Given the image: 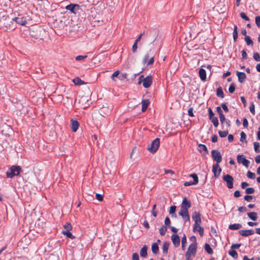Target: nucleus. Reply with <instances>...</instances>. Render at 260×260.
<instances>
[{
    "mask_svg": "<svg viewBox=\"0 0 260 260\" xmlns=\"http://www.w3.org/2000/svg\"><path fill=\"white\" fill-rule=\"evenodd\" d=\"M20 167L13 166L6 172V176L8 178H12L14 176L18 175L20 172Z\"/></svg>",
    "mask_w": 260,
    "mask_h": 260,
    "instance_id": "nucleus-1",
    "label": "nucleus"
},
{
    "mask_svg": "<svg viewBox=\"0 0 260 260\" xmlns=\"http://www.w3.org/2000/svg\"><path fill=\"white\" fill-rule=\"evenodd\" d=\"M192 217L194 221L193 231L194 232H196L197 231L198 226H199L202 222L201 214L199 212L195 211L193 213Z\"/></svg>",
    "mask_w": 260,
    "mask_h": 260,
    "instance_id": "nucleus-2",
    "label": "nucleus"
},
{
    "mask_svg": "<svg viewBox=\"0 0 260 260\" xmlns=\"http://www.w3.org/2000/svg\"><path fill=\"white\" fill-rule=\"evenodd\" d=\"M160 145V140L159 138L155 139L151 143L150 145L148 147L147 149L151 153H155Z\"/></svg>",
    "mask_w": 260,
    "mask_h": 260,
    "instance_id": "nucleus-3",
    "label": "nucleus"
},
{
    "mask_svg": "<svg viewBox=\"0 0 260 260\" xmlns=\"http://www.w3.org/2000/svg\"><path fill=\"white\" fill-rule=\"evenodd\" d=\"M197 243L193 242L190 244L187 249V251L185 253V256H194L197 252Z\"/></svg>",
    "mask_w": 260,
    "mask_h": 260,
    "instance_id": "nucleus-4",
    "label": "nucleus"
},
{
    "mask_svg": "<svg viewBox=\"0 0 260 260\" xmlns=\"http://www.w3.org/2000/svg\"><path fill=\"white\" fill-rule=\"evenodd\" d=\"M211 155L216 164H219L222 161V156L220 152L217 150H212L211 151Z\"/></svg>",
    "mask_w": 260,
    "mask_h": 260,
    "instance_id": "nucleus-5",
    "label": "nucleus"
},
{
    "mask_svg": "<svg viewBox=\"0 0 260 260\" xmlns=\"http://www.w3.org/2000/svg\"><path fill=\"white\" fill-rule=\"evenodd\" d=\"M223 180L226 182L227 187L229 189H231L233 187L234 178L232 176L226 174L223 176Z\"/></svg>",
    "mask_w": 260,
    "mask_h": 260,
    "instance_id": "nucleus-6",
    "label": "nucleus"
},
{
    "mask_svg": "<svg viewBox=\"0 0 260 260\" xmlns=\"http://www.w3.org/2000/svg\"><path fill=\"white\" fill-rule=\"evenodd\" d=\"M79 103L82 106L83 109L88 107L90 104L89 103V98L88 96L83 95L79 100Z\"/></svg>",
    "mask_w": 260,
    "mask_h": 260,
    "instance_id": "nucleus-7",
    "label": "nucleus"
},
{
    "mask_svg": "<svg viewBox=\"0 0 260 260\" xmlns=\"http://www.w3.org/2000/svg\"><path fill=\"white\" fill-rule=\"evenodd\" d=\"M237 159L239 164H242L246 167H248L249 166L250 162L248 159H246L244 155H238Z\"/></svg>",
    "mask_w": 260,
    "mask_h": 260,
    "instance_id": "nucleus-8",
    "label": "nucleus"
},
{
    "mask_svg": "<svg viewBox=\"0 0 260 260\" xmlns=\"http://www.w3.org/2000/svg\"><path fill=\"white\" fill-rule=\"evenodd\" d=\"M190 201H188L186 198H184L181 205V210L188 211V209L191 207Z\"/></svg>",
    "mask_w": 260,
    "mask_h": 260,
    "instance_id": "nucleus-9",
    "label": "nucleus"
},
{
    "mask_svg": "<svg viewBox=\"0 0 260 260\" xmlns=\"http://www.w3.org/2000/svg\"><path fill=\"white\" fill-rule=\"evenodd\" d=\"M212 172L215 178H217L219 176L221 172V169L219 167V164H215L213 165Z\"/></svg>",
    "mask_w": 260,
    "mask_h": 260,
    "instance_id": "nucleus-10",
    "label": "nucleus"
},
{
    "mask_svg": "<svg viewBox=\"0 0 260 260\" xmlns=\"http://www.w3.org/2000/svg\"><path fill=\"white\" fill-rule=\"evenodd\" d=\"M152 83V78L151 76H148L143 80V86L144 88H147L149 87Z\"/></svg>",
    "mask_w": 260,
    "mask_h": 260,
    "instance_id": "nucleus-11",
    "label": "nucleus"
},
{
    "mask_svg": "<svg viewBox=\"0 0 260 260\" xmlns=\"http://www.w3.org/2000/svg\"><path fill=\"white\" fill-rule=\"evenodd\" d=\"M171 240L175 247H178L180 246V239L179 236L177 234H173L171 236Z\"/></svg>",
    "mask_w": 260,
    "mask_h": 260,
    "instance_id": "nucleus-12",
    "label": "nucleus"
},
{
    "mask_svg": "<svg viewBox=\"0 0 260 260\" xmlns=\"http://www.w3.org/2000/svg\"><path fill=\"white\" fill-rule=\"evenodd\" d=\"M179 215L182 217L184 221H189L190 217L188 211L180 210V211L179 212Z\"/></svg>",
    "mask_w": 260,
    "mask_h": 260,
    "instance_id": "nucleus-13",
    "label": "nucleus"
},
{
    "mask_svg": "<svg viewBox=\"0 0 260 260\" xmlns=\"http://www.w3.org/2000/svg\"><path fill=\"white\" fill-rule=\"evenodd\" d=\"M236 75L238 77V81L241 83H243L246 78V74L244 72L237 71Z\"/></svg>",
    "mask_w": 260,
    "mask_h": 260,
    "instance_id": "nucleus-14",
    "label": "nucleus"
},
{
    "mask_svg": "<svg viewBox=\"0 0 260 260\" xmlns=\"http://www.w3.org/2000/svg\"><path fill=\"white\" fill-rule=\"evenodd\" d=\"M254 233V232L252 230H242L239 231L240 235L244 237H247L250 235H252Z\"/></svg>",
    "mask_w": 260,
    "mask_h": 260,
    "instance_id": "nucleus-15",
    "label": "nucleus"
},
{
    "mask_svg": "<svg viewBox=\"0 0 260 260\" xmlns=\"http://www.w3.org/2000/svg\"><path fill=\"white\" fill-rule=\"evenodd\" d=\"M79 126V123L77 120L71 119V127L73 132H76L78 130Z\"/></svg>",
    "mask_w": 260,
    "mask_h": 260,
    "instance_id": "nucleus-16",
    "label": "nucleus"
},
{
    "mask_svg": "<svg viewBox=\"0 0 260 260\" xmlns=\"http://www.w3.org/2000/svg\"><path fill=\"white\" fill-rule=\"evenodd\" d=\"M76 7L79 8V5L77 4H71L66 7V9L70 11L73 14H76L75 10Z\"/></svg>",
    "mask_w": 260,
    "mask_h": 260,
    "instance_id": "nucleus-17",
    "label": "nucleus"
},
{
    "mask_svg": "<svg viewBox=\"0 0 260 260\" xmlns=\"http://www.w3.org/2000/svg\"><path fill=\"white\" fill-rule=\"evenodd\" d=\"M142 111L143 112H145L149 106L150 104V102L148 99H144L142 101Z\"/></svg>",
    "mask_w": 260,
    "mask_h": 260,
    "instance_id": "nucleus-18",
    "label": "nucleus"
},
{
    "mask_svg": "<svg viewBox=\"0 0 260 260\" xmlns=\"http://www.w3.org/2000/svg\"><path fill=\"white\" fill-rule=\"evenodd\" d=\"M199 74L201 80L203 81H205L206 79V71L201 68L199 71Z\"/></svg>",
    "mask_w": 260,
    "mask_h": 260,
    "instance_id": "nucleus-19",
    "label": "nucleus"
},
{
    "mask_svg": "<svg viewBox=\"0 0 260 260\" xmlns=\"http://www.w3.org/2000/svg\"><path fill=\"white\" fill-rule=\"evenodd\" d=\"M72 81L76 85H81L85 84V83L83 80L78 77H76L73 79Z\"/></svg>",
    "mask_w": 260,
    "mask_h": 260,
    "instance_id": "nucleus-20",
    "label": "nucleus"
},
{
    "mask_svg": "<svg viewBox=\"0 0 260 260\" xmlns=\"http://www.w3.org/2000/svg\"><path fill=\"white\" fill-rule=\"evenodd\" d=\"M242 228V225L240 223H234L231 224L229 226V229L231 230H236Z\"/></svg>",
    "mask_w": 260,
    "mask_h": 260,
    "instance_id": "nucleus-21",
    "label": "nucleus"
},
{
    "mask_svg": "<svg viewBox=\"0 0 260 260\" xmlns=\"http://www.w3.org/2000/svg\"><path fill=\"white\" fill-rule=\"evenodd\" d=\"M147 247L146 245H145L141 248L140 250V256L141 257H145L147 255Z\"/></svg>",
    "mask_w": 260,
    "mask_h": 260,
    "instance_id": "nucleus-22",
    "label": "nucleus"
},
{
    "mask_svg": "<svg viewBox=\"0 0 260 260\" xmlns=\"http://www.w3.org/2000/svg\"><path fill=\"white\" fill-rule=\"evenodd\" d=\"M198 150L200 152H202L203 151H205V153L206 154H207L208 153V149H207V147L206 146V145H204V144H200L199 145H198Z\"/></svg>",
    "mask_w": 260,
    "mask_h": 260,
    "instance_id": "nucleus-23",
    "label": "nucleus"
},
{
    "mask_svg": "<svg viewBox=\"0 0 260 260\" xmlns=\"http://www.w3.org/2000/svg\"><path fill=\"white\" fill-rule=\"evenodd\" d=\"M219 118L222 125L226 124L227 126H230L229 122L226 121L224 115L219 116Z\"/></svg>",
    "mask_w": 260,
    "mask_h": 260,
    "instance_id": "nucleus-24",
    "label": "nucleus"
},
{
    "mask_svg": "<svg viewBox=\"0 0 260 260\" xmlns=\"http://www.w3.org/2000/svg\"><path fill=\"white\" fill-rule=\"evenodd\" d=\"M234 31L233 33V39L234 42H236L238 36V33L237 30L238 27L236 25H234Z\"/></svg>",
    "mask_w": 260,
    "mask_h": 260,
    "instance_id": "nucleus-25",
    "label": "nucleus"
},
{
    "mask_svg": "<svg viewBox=\"0 0 260 260\" xmlns=\"http://www.w3.org/2000/svg\"><path fill=\"white\" fill-rule=\"evenodd\" d=\"M247 215L251 220H256L257 218V213L254 212H249L247 213Z\"/></svg>",
    "mask_w": 260,
    "mask_h": 260,
    "instance_id": "nucleus-26",
    "label": "nucleus"
},
{
    "mask_svg": "<svg viewBox=\"0 0 260 260\" xmlns=\"http://www.w3.org/2000/svg\"><path fill=\"white\" fill-rule=\"evenodd\" d=\"M59 256L57 253H52L49 256L46 260H59Z\"/></svg>",
    "mask_w": 260,
    "mask_h": 260,
    "instance_id": "nucleus-27",
    "label": "nucleus"
},
{
    "mask_svg": "<svg viewBox=\"0 0 260 260\" xmlns=\"http://www.w3.org/2000/svg\"><path fill=\"white\" fill-rule=\"evenodd\" d=\"M205 251L209 254H212L213 251L212 249L211 248L210 245L208 243H206L204 246Z\"/></svg>",
    "mask_w": 260,
    "mask_h": 260,
    "instance_id": "nucleus-28",
    "label": "nucleus"
},
{
    "mask_svg": "<svg viewBox=\"0 0 260 260\" xmlns=\"http://www.w3.org/2000/svg\"><path fill=\"white\" fill-rule=\"evenodd\" d=\"M169 247V243L168 242H165L162 245V251L164 253H167Z\"/></svg>",
    "mask_w": 260,
    "mask_h": 260,
    "instance_id": "nucleus-29",
    "label": "nucleus"
},
{
    "mask_svg": "<svg viewBox=\"0 0 260 260\" xmlns=\"http://www.w3.org/2000/svg\"><path fill=\"white\" fill-rule=\"evenodd\" d=\"M176 209V207L175 206H172L170 208L169 213L172 215V217H176V215L175 213Z\"/></svg>",
    "mask_w": 260,
    "mask_h": 260,
    "instance_id": "nucleus-30",
    "label": "nucleus"
},
{
    "mask_svg": "<svg viewBox=\"0 0 260 260\" xmlns=\"http://www.w3.org/2000/svg\"><path fill=\"white\" fill-rule=\"evenodd\" d=\"M187 243L186 237L185 234L183 235V236L181 240V246L182 250L185 249V247L186 246V244Z\"/></svg>",
    "mask_w": 260,
    "mask_h": 260,
    "instance_id": "nucleus-31",
    "label": "nucleus"
},
{
    "mask_svg": "<svg viewBox=\"0 0 260 260\" xmlns=\"http://www.w3.org/2000/svg\"><path fill=\"white\" fill-rule=\"evenodd\" d=\"M151 249L153 253L156 254L159 250L158 245L155 243H153L152 245Z\"/></svg>",
    "mask_w": 260,
    "mask_h": 260,
    "instance_id": "nucleus-32",
    "label": "nucleus"
},
{
    "mask_svg": "<svg viewBox=\"0 0 260 260\" xmlns=\"http://www.w3.org/2000/svg\"><path fill=\"white\" fill-rule=\"evenodd\" d=\"M216 94L218 96L221 98H224V94L221 87H218L216 90Z\"/></svg>",
    "mask_w": 260,
    "mask_h": 260,
    "instance_id": "nucleus-33",
    "label": "nucleus"
},
{
    "mask_svg": "<svg viewBox=\"0 0 260 260\" xmlns=\"http://www.w3.org/2000/svg\"><path fill=\"white\" fill-rule=\"evenodd\" d=\"M254 149L255 152H260V144L258 142H255L253 143Z\"/></svg>",
    "mask_w": 260,
    "mask_h": 260,
    "instance_id": "nucleus-34",
    "label": "nucleus"
},
{
    "mask_svg": "<svg viewBox=\"0 0 260 260\" xmlns=\"http://www.w3.org/2000/svg\"><path fill=\"white\" fill-rule=\"evenodd\" d=\"M65 230L62 231V232H68L70 231L72 229V226L70 223H66L63 226Z\"/></svg>",
    "mask_w": 260,
    "mask_h": 260,
    "instance_id": "nucleus-35",
    "label": "nucleus"
},
{
    "mask_svg": "<svg viewBox=\"0 0 260 260\" xmlns=\"http://www.w3.org/2000/svg\"><path fill=\"white\" fill-rule=\"evenodd\" d=\"M210 120L213 123L214 126L215 127L218 126L219 123H218V120L217 117L214 116V117H212L211 119H210Z\"/></svg>",
    "mask_w": 260,
    "mask_h": 260,
    "instance_id": "nucleus-36",
    "label": "nucleus"
},
{
    "mask_svg": "<svg viewBox=\"0 0 260 260\" xmlns=\"http://www.w3.org/2000/svg\"><path fill=\"white\" fill-rule=\"evenodd\" d=\"M189 177H192L193 179V183L195 185L198 184L199 182L198 177L196 174H192L189 175Z\"/></svg>",
    "mask_w": 260,
    "mask_h": 260,
    "instance_id": "nucleus-37",
    "label": "nucleus"
},
{
    "mask_svg": "<svg viewBox=\"0 0 260 260\" xmlns=\"http://www.w3.org/2000/svg\"><path fill=\"white\" fill-rule=\"evenodd\" d=\"M229 254L230 255H231L232 257L235 259L238 258V253L235 250H230L229 252Z\"/></svg>",
    "mask_w": 260,
    "mask_h": 260,
    "instance_id": "nucleus-38",
    "label": "nucleus"
},
{
    "mask_svg": "<svg viewBox=\"0 0 260 260\" xmlns=\"http://www.w3.org/2000/svg\"><path fill=\"white\" fill-rule=\"evenodd\" d=\"M245 41L246 42V44L248 46H252L253 45V42L250 39V37L249 36H246V37H245Z\"/></svg>",
    "mask_w": 260,
    "mask_h": 260,
    "instance_id": "nucleus-39",
    "label": "nucleus"
},
{
    "mask_svg": "<svg viewBox=\"0 0 260 260\" xmlns=\"http://www.w3.org/2000/svg\"><path fill=\"white\" fill-rule=\"evenodd\" d=\"M15 19L16 22L21 25H24L26 23V21L25 20H23V18H16Z\"/></svg>",
    "mask_w": 260,
    "mask_h": 260,
    "instance_id": "nucleus-40",
    "label": "nucleus"
},
{
    "mask_svg": "<svg viewBox=\"0 0 260 260\" xmlns=\"http://www.w3.org/2000/svg\"><path fill=\"white\" fill-rule=\"evenodd\" d=\"M167 231V228H166V226H162L159 229V234L161 236L164 235L166 234Z\"/></svg>",
    "mask_w": 260,
    "mask_h": 260,
    "instance_id": "nucleus-41",
    "label": "nucleus"
},
{
    "mask_svg": "<svg viewBox=\"0 0 260 260\" xmlns=\"http://www.w3.org/2000/svg\"><path fill=\"white\" fill-rule=\"evenodd\" d=\"M62 233L66 235L67 237L73 239L75 238V236L72 235V234L70 232V231L68 232H62Z\"/></svg>",
    "mask_w": 260,
    "mask_h": 260,
    "instance_id": "nucleus-42",
    "label": "nucleus"
},
{
    "mask_svg": "<svg viewBox=\"0 0 260 260\" xmlns=\"http://www.w3.org/2000/svg\"><path fill=\"white\" fill-rule=\"evenodd\" d=\"M254 189L253 187H248L246 188L245 193L247 194H252L254 192Z\"/></svg>",
    "mask_w": 260,
    "mask_h": 260,
    "instance_id": "nucleus-43",
    "label": "nucleus"
},
{
    "mask_svg": "<svg viewBox=\"0 0 260 260\" xmlns=\"http://www.w3.org/2000/svg\"><path fill=\"white\" fill-rule=\"evenodd\" d=\"M218 134H219V136L221 138H224L228 135V131H219L218 132Z\"/></svg>",
    "mask_w": 260,
    "mask_h": 260,
    "instance_id": "nucleus-44",
    "label": "nucleus"
},
{
    "mask_svg": "<svg viewBox=\"0 0 260 260\" xmlns=\"http://www.w3.org/2000/svg\"><path fill=\"white\" fill-rule=\"evenodd\" d=\"M154 55L153 54H151V55H150V57L149 59L146 63L147 66L151 65V64H153V63L154 62Z\"/></svg>",
    "mask_w": 260,
    "mask_h": 260,
    "instance_id": "nucleus-45",
    "label": "nucleus"
},
{
    "mask_svg": "<svg viewBox=\"0 0 260 260\" xmlns=\"http://www.w3.org/2000/svg\"><path fill=\"white\" fill-rule=\"evenodd\" d=\"M247 176L248 178L250 179H254L255 177V175L254 173L248 171L247 173Z\"/></svg>",
    "mask_w": 260,
    "mask_h": 260,
    "instance_id": "nucleus-46",
    "label": "nucleus"
},
{
    "mask_svg": "<svg viewBox=\"0 0 260 260\" xmlns=\"http://www.w3.org/2000/svg\"><path fill=\"white\" fill-rule=\"evenodd\" d=\"M235 90V85L234 83H231L229 88V91L230 93H232Z\"/></svg>",
    "mask_w": 260,
    "mask_h": 260,
    "instance_id": "nucleus-47",
    "label": "nucleus"
},
{
    "mask_svg": "<svg viewBox=\"0 0 260 260\" xmlns=\"http://www.w3.org/2000/svg\"><path fill=\"white\" fill-rule=\"evenodd\" d=\"M197 231L199 232V234L201 236H203L204 232V228L201 226L200 225H199V226H198Z\"/></svg>",
    "mask_w": 260,
    "mask_h": 260,
    "instance_id": "nucleus-48",
    "label": "nucleus"
},
{
    "mask_svg": "<svg viewBox=\"0 0 260 260\" xmlns=\"http://www.w3.org/2000/svg\"><path fill=\"white\" fill-rule=\"evenodd\" d=\"M87 57V55H78L75 58L76 60L77 61H80L81 60H83L84 59H86Z\"/></svg>",
    "mask_w": 260,
    "mask_h": 260,
    "instance_id": "nucleus-49",
    "label": "nucleus"
},
{
    "mask_svg": "<svg viewBox=\"0 0 260 260\" xmlns=\"http://www.w3.org/2000/svg\"><path fill=\"white\" fill-rule=\"evenodd\" d=\"M240 136H241L240 141L241 142H244L245 141V142H246L247 141H246V134L243 132H242L240 134Z\"/></svg>",
    "mask_w": 260,
    "mask_h": 260,
    "instance_id": "nucleus-50",
    "label": "nucleus"
},
{
    "mask_svg": "<svg viewBox=\"0 0 260 260\" xmlns=\"http://www.w3.org/2000/svg\"><path fill=\"white\" fill-rule=\"evenodd\" d=\"M156 205L154 204L152 207V214L154 217H156L157 215V211L156 210Z\"/></svg>",
    "mask_w": 260,
    "mask_h": 260,
    "instance_id": "nucleus-51",
    "label": "nucleus"
},
{
    "mask_svg": "<svg viewBox=\"0 0 260 260\" xmlns=\"http://www.w3.org/2000/svg\"><path fill=\"white\" fill-rule=\"evenodd\" d=\"M253 58L255 60L258 61L260 60V55L257 52H254L253 53Z\"/></svg>",
    "mask_w": 260,
    "mask_h": 260,
    "instance_id": "nucleus-52",
    "label": "nucleus"
},
{
    "mask_svg": "<svg viewBox=\"0 0 260 260\" xmlns=\"http://www.w3.org/2000/svg\"><path fill=\"white\" fill-rule=\"evenodd\" d=\"M240 15L242 19H244L245 20H246V21L249 20V18H248V17L247 16V15L245 14V13L241 12Z\"/></svg>",
    "mask_w": 260,
    "mask_h": 260,
    "instance_id": "nucleus-53",
    "label": "nucleus"
},
{
    "mask_svg": "<svg viewBox=\"0 0 260 260\" xmlns=\"http://www.w3.org/2000/svg\"><path fill=\"white\" fill-rule=\"evenodd\" d=\"M249 110L250 112L253 114L255 115V107L253 103H252V104L249 107Z\"/></svg>",
    "mask_w": 260,
    "mask_h": 260,
    "instance_id": "nucleus-54",
    "label": "nucleus"
},
{
    "mask_svg": "<svg viewBox=\"0 0 260 260\" xmlns=\"http://www.w3.org/2000/svg\"><path fill=\"white\" fill-rule=\"evenodd\" d=\"M193 109L192 107H190V108H189V109L188 110V111H187V113H188V115L190 116V117H193L194 116V114H193Z\"/></svg>",
    "mask_w": 260,
    "mask_h": 260,
    "instance_id": "nucleus-55",
    "label": "nucleus"
},
{
    "mask_svg": "<svg viewBox=\"0 0 260 260\" xmlns=\"http://www.w3.org/2000/svg\"><path fill=\"white\" fill-rule=\"evenodd\" d=\"M119 73L120 72L119 71H116L114 72L111 76L112 80H115L114 78L117 77L119 75Z\"/></svg>",
    "mask_w": 260,
    "mask_h": 260,
    "instance_id": "nucleus-56",
    "label": "nucleus"
},
{
    "mask_svg": "<svg viewBox=\"0 0 260 260\" xmlns=\"http://www.w3.org/2000/svg\"><path fill=\"white\" fill-rule=\"evenodd\" d=\"M255 23L258 27H260V16H258L255 17Z\"/></svg>",
    "mask_w": 260,
    "mask_h": 260,
    "instance_id": "nucleus-57",
    "label": "nucleus"
},
{
    "mask_svg": "<svg viewBox=\"0 0 260 260\" xmlns=\"http://www.w3.org/2000/svg\"><path fill=\"white\" fill-rule=\"evenodd\" d=\"M95 198L99 201H102L103 200V196L102 194L96 193Z\"/></svg>",
    "mask_w": 260,
    "mask_h": 260,
    "instance_id": "nucleus-58",
    "label": "nucleus"
},
{
    "mask_svg": "<svg viewBox=\"0 0 260 260\" xmlns=\"http://www.w3.org/2000/svg\"><path fill=\"white\" fill-rule=\"evenodd\" d=\"M244 199L245 201L249 202L253 199V196L251 195H246L244 196Z\"/></svg>",
    "mask_w": 260,
    "mask_h": 260,
    "instance_id": "nucleus-59",
    "label": "nucleus"
},
{
    "mask_svg": "<svg viewBox=\"0 0 260 260\" xmlns=\"http://www.w3.org/2000/svg\"><path fill=\"white\" fill-rule=\"evenodd\" d=\"M171 221L169 217H166L165 220V224L166 226H170Z\"/></svg>",
    "mask_w": 260,
    "mask_h": 260,
    "instance_id": "nucleus-60",
    "label": "nucleus"
},
{
    "mask_svg": "<svg viewBox=\"0 0 260 260\" xmlns=\"http://www.w3.org/2000/svg\"><path fill=\"white\" fill-rule=\"evenodd\" d=\"M208 114H209V119H211L212 117H214V114L211 108H208Z\"/></svg>",
    "mask_w": 260,
    "mask_h": 260,
    "instance_id": "nucleus-61",
    "label": "nucleus"
},
{
    "mask_svg": "<svg viewBox=\"0 0 260 260\" xmlns=\"http://www.w3.org/2000/svg\"><path fill=\"white\" fill-rule=\"evenodd\" d=\"M216 111H217V113L219 114V116L224 115L220 107H219V106L217 107Z\"/></svg>",
    "mask_w": 260,
    "mask_h": 260,
    "instance_id": "nucleus-62",
    "label": "nucleus"
},
{
    "mask_svg": "<svg viewBox=\"0 0 260 260\" xmlns=\"http://www.w3.org/2000/svg\"><path fill=\"white\" fill-rule=\"evenodd\" d=\"M243 125L245 128H247L248 125V122L246 118H244L243 120Z\"/></svg>",
    "mask_w": 260,
    "mask_h": 260,
    "instance_id": "nucleus-63",
    "label": "nucleus"
},
{
    "mask_svg": "<svg viewBox=\"0 0 260 260\" xmlns=\"http://www.w3.org/2000/svg\"><path fill=\"white\" fill-rule=\"evenodd\" d=\"M133 260H140L139 257V255L137 253H134L133 254L132 256Z\"/></svg>",
    "mask_w": 260,
    "mask_h": 260,
    "instance_id": "nucleus-64",
    "label": "nucleus"
}]
</instances>
